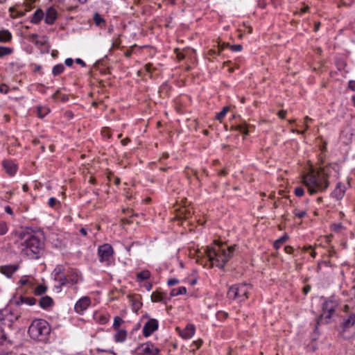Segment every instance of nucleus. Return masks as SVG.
Returning <instances> with one entry per match:
<instances>
[{
    "label": "nucleus",
    "mask_w": 355,
    "mask_h": 355,
    "mask_svg": "<svg viewBox=\"0 0 355 355\" xmlns=\"http://www.w3.org/2000/svg\"><path fill=\"white\" fill-rule=\"evenodd\" d=\"M12 40V35L8 30L0 31V42H8Z\"/></svg>",
    "instance_id": "24"
},
{
    "label": "nucleus",
    "mask_w": 355,
    "mask_h": 355,
    "mask_svg": "<svg viewBox=\"0 0 355 355\" xmlns=\"http://www.w3.org/2000/svg\"><path fill=\"white\" fill-rule=\"evenodd\" d=\"M195 333V327L193 324H188L182 331L181 336L183 338L188 339L193 336Z\"/></svg>",
    "instance_id": "19"
},
{
    "label": "nucleus",
    "mask_w": 355,
    "mask_h": 355,
    "mask_svg": "<svg viewBox=\"0 0 355 355\" xmlns=\"http://www.w3.org/2000/svg\"><path fill=\"white\" fill-rule=\"evenodd\" d=\"M141 305H142V304L139 301H135L132 303L134 309H139Z\"/></svg>",
    "instance_id": "46"
},
{
    "label": "nucleus",
    "mask_w": 355,
    "mask_h": 355,
    "mask_svg": "<svg viewBox=\"0 0 355 355\" xmlns=\"http://www.w3.org/2000/svg\"><path fill=\"white\" fill-rule=\"evenodd\" d=\"M311 290V286L306 285L303 288V292L305 295H306Z\"/></svg>",
    "instance_id": "54"
},
{
    "label": "nucleus",
    "mask_w": 355,
    "mask_h": 355,
    "mask_svg": "<svg viewBox=\"0 0 355 355\" xmlns=\"http://www.w3.org/2000/svg\"><path fill=\"white\" fill-rule=\"evenodd\" d=\"M309 8L308 6H305V7H304V8H301V9H300V14H302V13H305V12H306L308 11Z\"/></svg>",
    "instance_id": "61"
},
{
    "label": "nucleus",
    "mask_w": 355,
    "mask_h": 355,
    "mask_svg": "<svg viewBox=\"0 0 355 355\" xmlns=\"http://www.w3.org/2000/svg\"><path fill=\"white\" fill-rule=\"evenodd\" d=\"M19 268L18 265L10 264L1 266L0 267V272L8 278H11L13 273L17 271Z\"/></svg>",
    "instance_id": "12"
},
{
    "label": "nucleus",
    "mask_w": 355,
    "mask_h": 355,
    "mask_svg": "<svg viewBox=\"0 0 355 355\" xmlns=\"http://www.w3.org/2000/svg\"><path fill=\"white\" fill-rule=\"evenodd\" d=\"M19 237L24 242L21 252L31 259H38L43 250L44 243L36 236L21 233Z\"/></svg>",
    "instance_id": "3"
},
{
    "label": "nucleus",
    "mask_w": 355,
    "mask_h": 355,
    "mask_svg": "<svg viewBox=\"0 0 355 355\" xmlns=\"http://www.w3.org/2000/svg\"><path fill=\"white\" fill-rule=\"evenodd\" d=\"M60 285L56 286L58 289H60L62 286L67 284L74 285L78 282V275L76 272H71V274L64 275L59 278Z\"/></svg>",
    "instance_id": "8"
},
{
    "label": "nucleus",
    "mask_w": 355,
    "mask_h": 355,
    "mask_svg": "<svg viewBox=\"0 0 355 355\" xmlns=\"http://www.w3.org/2000/svg\"><path fill=\"white\" fill-rule=\"evenodd\" d=\"M54 272H55V279H56L57 278H60V275L62 273V268L60 266H58L56 267L55 269H54Z\"/></svg>",
    "instance_id": "41"
},
{
    "label": "nucleus",
    "mask_w": 355,
    "mask_h": 355,
    "mask_svg": "<svg viewBox=\"0 0 355 355\" xmlns=\"http://www.w3.org/2000/svg\"><path fill=\"white\" fill-rule=\"evenodd\" d=\"M229 110V107H224L223 108V110L217 114L216 115V119L217 120H221L222 119H223V117L225 116L226 113L227 112V111Z\"/></svg>",
    "instance_id": "35"
},
{
    "label": "nucleus",
    "mask_w": 355,
    "mask_h": 355,
    "mask_svg": "<svg viewBox=\"0 0 355 355\" xmlns=\"http://www.w3.org/2000/svg\"><path fill=\"white\" fill-rule=\"evenodd\" d=\"M44 17V12L41 9H37L33 14L31 20L33 24H38Z\"/></svg>",
    "instance_id": "23"
},
{
    "label": "nucleus",
    "mask_w": 355,
    "mask_h": 355,
    "mask_svg": "<svg viewBox=\"0 0 355 355\" xmlns=\"http://www.w3.org/2000/svg\"><path fill=\"white\" fill-rule=\"evenodd\" d=\"M60 90H57L55 93H54L53 95H52V98L55 101H57L58 99H60Z\"/></svg>",
    "instance_id": "45"
},
{
    "label": "nucleus",
    "mask_w": 355,
    "mask_h": 355,
    "mask_svg": "<svg viewBox=\"0 0 355 355\" xmlns=\"http://www.w3.org/2000/svg\"><path fill=\"white\" fill-rule=\"evenodd\" d=\"M331 169L335 170L332 164L320 167L317 171L308 173L303 176V183L308 188L311 195L325 191L329 185V178Z\"/></svg>",
    "instance_id": "1"
},
{
    "label": "nucleus",
    "mask_w": 355,
    "mask_h": 355,
    "mask_svg": "<svg viewBox=\"0 0 355 355\" xmlns=\"http://www.w3.org/2000/svg\"><path fill=\"white\" fill-rule=\"evenodd\" d=\"M58 202V200L55 198H51L49 200V205L51 207H53L55 204Z\"/></svg>",
    "instance_id": "43"
},
{
    "label": "nucleus",
    "mask_w": 355,
    "mask_h": 355,
    "mask_svg": "<svg viewBox=\"0 0 355 355\" xmlns=\"http://www.w3.org/2000/svg\"><path fill=\"white\" fill-rule=\"evenodd\" d=\"M187 293V289L184 286L179 287L178 288H173L171 290L170 295L171 297L177 296L179 295H184Z\"/></svg>",
    "instance_id": "28"
},
{
    "label": "nucleus",
    "mask_w": 355,
    "mask_h": 355,
    "mask_svg": "<svg viewBox=\"0 0 355 355\" xmlns=\"http://www.w3.org/2000/svg\"><path fill=\"white\" fill-rule=\"evenodd\" d=\"M348 87H349L351 90H352V91L355 92V80H350V81L349 82Z\"/></svg>",
    "instance_id": "47"
},
{
    "label": "nucleus",
    "mask_w": 355,
    "mask_h": 355,
    "mask_svg": "<svg viewBox=\"0 0 355 355\" xmlns=\"http://www.w3.org/2000/svg\"><path fill=\"white\" fill-rule=\"evenodd\" d=\"M145 287L147 291H150V290H151V288L153 287V284L151 283H147L145 284Z\"/></svg>",
    "instance_id": "63"
},
{
    "label": "nucleus",
    "mask_w": 355,
    "mask_h": 355,
    "mask_svg": "<svg viewBox=\"0 0 355 355\" xmlns=\"http://www.w3.org/2000/svg\"><path fill=\"white\" fill-rule=\"evenodd\" d=\"M333 226H334V230L336 232H338L339 230L342 227V225L340 223L334 224Z\"/></svg>",
    "instance_id": "56"
},
{
    "label": "nucleus",
    "mask_w": 355,
    "mask_h": 355,
    "mask_svg": "<svg viewBox=\"0 0 355 355\" xmlns=\"http://www.w3.org/2000/svg\"><path fill=\"white\" fill-rule=\"evenodd\" d=\"M130 141V139L129 138H125L123 140H121V143L123 146L127 145Z\"/></svg>",
    "instance_id": "59"
},
{
    "label": "nucleus",
    "mask_w": 355,
    "mask_h": 355,
    "mask_svg": "<svg viewBox=\"0 0 355 355\" xmlns=\"http://www.w3.org/2000/svg\"><path fill=\"white\" fill-rule=\"evenodd\" d=\"M227 174V172L226 171V170H225V169H222V170L218 173V175H222V176H225Z\"/></svg>",
    "instance_id": "62"
},
{
    "label": "nucleus",
    "mask_w": 355,
    "mask_h": 355,
    "mask_svg": "<svg viewBox=\"0 0 355 355\" xmlns=\"http://www.w3.org/2000/svg\"><path fill=\"white\" fill-rule=\"evenodd\" d=\"M304 193V189L301 187H298L295 189V194L297 197H302Z\"/></svg>",
    "instance_id": "36"
},
{
    "label": "nucleus",
    "mask_w": 355,
    "mask_h": 355,
    "mask_svg": "<svg viewBox=\"0 0 355 355\" xmlns=\"http://www.w3.org/2000/svg\"><path fill=\"white\" fill-rule=\"evenodd\" d=\"M73 63V59L71 58H67L64 61V64L67 66V67H71L72 64Z\"/></svg>",
    "instance_id": "48"
},
{
    "label": "nucleus",
    "mask_w": 355,
    "mask_h": 355,
    "mask_svg": "<svg viewBox=\"0 0 355 355\" xmlns=\"http://www.w3.org/2000/svg\"><path fill=\"white\" fill-rule=\"evenodd\" d=\"M288 239V236L285 234L282 236H281L279 239L276 240L274 243V248L275 249H279L280 246L284 243Z\"/></svg>",
    "instance_id": "29"
},
{
    "label": "nucleus",
    "mask_w": 355,
    "mask_h": 355,
    "mask_svg": "<svg viewBox=\"0 0 355 355\" xmlns=\"http://www.w3.org/2000/svg\"><path fill=\"white\" fill-rule=\"evenodd\" d=\"M64 70V67L62 64H56L53 67L52 73L54 76H56L62 73Z\"/></svg>",
    "instance_id": "30"
},
{
    "label": "nucleus",
    "mask_w": 355,
    "mask_h": 355,
    "mask_svg": "<svg viewBox=\"0 0 355 355\" xmlns=\"http://www.w3.org/2000/svg\"><path fill=\"white\" fill-rule=\"evenodd\" d=\"M53 304V299L49 297V296H44V297H42L40 299V301H39V304L41 308L42 309H47L50 306H51Z\"/></svg>",
    "instance_id": "20"
},
{
    "label": "nucleus",
    "mask_w": 355,
    "mask_h": 355,
    "mask_svg": "<svg viewBox=\"0 0 355 355\" xmlns=\"http://www.w3.org/2000/svg\"><path fill=\"white\" fill-rule=\"evenodd\" d=\"M141 348L142 349V355H160L159 349L150 342L142 344Z\"/></svg>",
    "instance_id": "10"
},
{
    "label": "nucleus",
    "mask_w": 355,
    "mask_h": 355,
    "mask_svg": "<svg viewBox=\"0 0 355 355\" xmlns=\"http://www.w3.org/2000/svg\"><path fill=\"white\" fill-rule=\"evenodd\" d=\"M57 18V11L53 8H49L46 12L44 18L45 23L53 24Z\"/></svg>",
    "instance_id": "13"
},
{
    "label": "nucleus",
    "mask_w": 355,
    "mask_h": 355,
    "mask_svg": "<svg viewBox=\"0 0 355 355\" xmlns=\"http://www.w3.org/2000/svg\"><path fill=\"white\" fill-rule=\"evenodd\" d=\"M355 324V313H351L343 316V322L340 325L339 334L345 339L348 340L352 338V334L350 329Z\"/></svg>",
    "instance_id": "6"
},
{
    "label": "nucleus",
    "mask_w": 355,
    "mask_h": 355,
    "mask_svg": "<svg viewBox=\"0 0 355 355\" xmlns=\"http://www.w3.org/2000/svg\"><path fill=\"white\" fill-rule=\"evenodd\" d=\"M236 288L238 291V300L239 301H242L243 300V297H248V286L247 284L236 285Z\"/></svg>",
    "instance_id": "14"
},
{
    "label": "nucleus",
    "mask_w": 355,
    "mask_h": 355,
    "mask_svg": "<svg viewBox=\"0 0 355 355\" xmlns=\"http://www.w3.org/2000/svg\"><path fill=\"white\" fill-rule=\"evenodd\" d=\"M227 297L231 300H238V291L236 285L231 286L227 292Z\"/></svg>",
    "instance_id": "27"
},
{
    "label": "nucleus",
    "mask_w": 355,
    "mask_h": 355,
    "mask_svg": "<svg viewBox=\"0 0 355 355\" xmlns=\"http://www.w3.org/2000/svg\"><path fill=\"white\" fill-rule=\"evenodd\" d=\"M91 303V300L89 297H83L80 298L75 304V311L80 313L87 309Z\"/></svg>",
    "instance_id": "11"
},
{
    "label": "nucleus",
    "mask_w": 355,
    "mask_h": 355,
    "mask_svg": "<svg viewBox=\"0 0 355 355\" xmlns=\"http://www.w3.org/2000/svg\"><path fill=\"white\" fill-rule=\"evenodd\" d=\"M7 339L6 334L3 329L0 327V345H2L4 341Z\"/></svg>",
    "instance_id": "40"
},
{
    "label": "nucleus",
    "mask_w": 355,
    "mask_h": 355,
    "mask_svg": "<svg viewBox=\"0 0 355 355\" xmlns=\"http://www.w3.org/2000/svg\"><path fill=\"white\" fill-rule=\"evenodd\" d=\"M293 214L295 216H296L298 218H303L304 216H306V212L305 211H298L297 209H294Z\"/></svg>",
    "instance_id": "38"
},
{
    "label": "nucleus",
    "mask_w": 355,
    "mask_h": 355,
    "mask_svg": "<svg viewBox=\"0 0 355 355\" xmlns=\"http://www.w3.org/2000/svg\"><path fill=\"white\" fill-rule=\"evenodd\" d=\"M157 329L158 321L156 319L151 318L145 323L143 328V335L145 337H148Z\"/></svg>",
    "instance_id": "9"
},
{
    "label": "nucleus",
    "mask_w": 355,
    "mask_h": 355,
    "mask_svg": "<svg viewBox=\"0 0 355 355\" xmlns=\"http://www.w3.org/2000/svg\"><path fill=\"white\" fill-rule=\"evenodd\" d=\"M121 222L123 223V224H130V223H132V221L128 218H122L121 219Z\"/></svg>",
    "instance_id": "58"
},
{
    "label": "nucleus",
    "mask_w": 355,
    "mask_h": 355,
    "mask_svg": "<svg viewBox=\"0 0 355 355\" xmlns=\"http://www.w3.org/2000/svg\"><path fill=\"white\" fill-rule=\"evenodd\" d=\"M178 283H179V280L178 279H175V278L169 279L168 280V282H167L168 285L170 286L176 285Z\"/></svg>",
    "instance_id": "42"
},
{
    "label": "nucleus",
    "mask_w": 355,
    "mask_h": 355,
    "mask_svg": "<svg viewBox=\"0 0 355 355\" xmlns=\"http://www.w3.org/2000/svg\"><path fill=\"white\" fill-rule=\"evenodd\" d=\"M127 336V332L125 330H118L117 333L114 335V339L116 342H123Z\"/></svg>",
    "instance_id": "26"
},
{
    "label": "nucleus",
    "mask_w": 355,
    "mask_h": 355,
    "mask_svg": "<svg viewBox=\"0 0 355 355\" xmlns=\"http://www.w3.org/2000/svg\"><path fill=\"white\" fill-rule=\"evenodd\" d=\"M8 232V227L6 223H0V235H4Z\"/></svg>",
    "instance_id": "37"
},
{
    "label": "nucleus",
    "mask_w": 355,
    "mask_h": 355,
    "mask_svg": "<svg viewBox=\"0 0 355 355\" xmlns=\"http://www.w3.org/2000/svg\"><path fill=\"white\" fill-rule=\"evenodd\" d=\"M151 300L153 302H163L165 304L167 303V301L163 297L162 293L159 291H155L152 293Z\"/></svg>",
    "instance_id": "21"
},
{
    "label": "nucleus",
    "mask_w": 355,
    "mask_h": 355,
    "mask_svg": "<svg viewBox=\"0 0 355 355\" xmlns=\"http://www.w3.org/2000/svg\"><path fill=\"white\" fill-rule=\"evenodd\" d=\"M284 250L287 254H291L293 252V248L290 245H286Z\"/></svg>",
    "instance_id": "49"
},
{
    "label": "nucleus",
    "mask_w": 355,
    "mask_h": 355,
    "mask_svg": "<svg viewBox=\"0 0 355 355\" xmlns=\"http://www.w3.org/2000/svg\"><path fill=\"white\" fill-rule=\"evenodd\" d=\"M236 130L245 135H248V130L245 123L237 125Z\"/></svg>",
    "instance_id": "34"
},
{
    "label": "nucleus",
    "mask_w": 355,
    "mask_h": 355,
    "mask_svg": "<svg viewBox=\"0 0 355 355\" xmlns=\"http://www.w3.org/2000/svg\"><path fill=\"white\" fill-rule=\"evenodd\" d=\"M150 277V272L148 270H144L137 274V281L141 282L144 280H147Z\"/></svg>",
    "instance_id": "22"
},
{
    "label": "nucleus",
    "mask_w": 355,
    "mask_h": 355,
    "mask_svg": "<svg viewBox=\"0 0 355 355\" xmlns=\"http://www.w3.org/2000/svg\"><path fill=\"white\" fill-rule=\"evenodd\" d=\"M60 99L61 100V101L65 102V101H68L69 97L67 95L62 94V95H60Z\"/></svg>",
    "instance_id": "57"
},
{
    "label": "nucleus",
    "mask_w": 355,
    "mask_h": 355,
    "mask_svg": "<svg viewBox=\"0 0 355 355\" xmlns=\"http://www.w3.org/2000/svg\"><path fill=\"white\" fill-rule=\"evenodd\" d=\"M226 47H229L232 51H241L243 49V46L241 44L230 45V44L225 42L223 43L222 44L219 43L218 54H220V51H223Z\"/></svg>",
    "instance_id": "18"
},
{
    "label": "nucleus",
    "mask_w": 355,
    "mask_h": 355,
    "mask_svg": "<svg viewBox=\"0 0 355 355\" xmlns=\"http://www.w3.org/2000/svg\"><path fill=\"white\" fill-rule=\"evenodd\" d=\"M286 110H280L278 112V116L281 119H284L286 117Z\"/></svg>",
    "instance_id": "50"
},
{
    "label": "nucleus",
    "mask_w": 355,
    "mask_h": 355,
    "mask_svg": "<svg viewBox=\"0 0 355 355\" xmlns=\"http://www.w3.org/2000/svg\"><path fill=\"white\" fill-rule=\"evenodd\" d=\"M8 87L7 85L3 83L0 85V92L6 94L8 92Z\"/></svg>",
    "instance_id": "39"
},
{
    "label": "nucleus",
    "mask_w": 355,
    "mask_h": 355,
    "mask_svg": "<svg viewBox=\"0 0 355 355\" xmlns=\"http://www.w3.org/2000/svg\"><path fill=\"white\" fill-rule=\"evenodd\" d=\"M123 213L125 214H131L130 216H137V214H133L132 209H123Z\"/></svg>",
    "instance_id": "53"
},
{
    "label": "nucleus",
    "mask_w": 355,
    "mask_h": 355,
    "mask_svg": "<svg viewBox=\"0 0 355 355\" xmlns=\"http://www.w3.org/2000/svg\"><path fill=\"white\" fill-rule=\"evenodd\" d=\"M75 62L77 64L81 65L82 67H85L86 66L85 62L83 60H81L80 58L76 59Z\"/></svg>",
    "instance_id": "52"
},
{
    "label": "nucleus",
    "mask_w": 355,
    "mask_h": 355,
    "mask_svg": "<svg viewBox=\"0 0 355 355\" xmlns=\"http://www.w3.org/2000/svg\"><path fill=\"white\" fill-rule=\"evenodd\" d=\"M12 52V49L10 47L0 46V58L4 55H10Z\"/></svg>",
    "instance_id": "33"
},
{
    "label": "nucleus",
    "mask_w": 355,
    "mask_h": 355,
    "mask_svg": "<svg viewBox=\"0 0 355 355\" xmlns=\"http://www.w3.org/2000/svg\"><path fill=\"white\" fill-rule=\"evenodd\" d=\"M345 194L344 187L340 182H338L336 185V189L332 191L331 196L336 198L337 200L341 199Z\"/></svg>",
    "instance_id": "16"
},
{
    "label": "nucleus",
    "mask_w": 355,
    "mask_h": 355,
    "mask_svg": "<svg viewBox=\"0 0 355 355\" xmlns=\"http://www.w3.org/2000/svg\"><path fill=\"white\" fill-rule=\"evenodd\" d=\"M336 301L329 300H326L322 305V313L317 319V325L320 323H329L332 314L335 312L338 306Z\"/></svg>",
    "instance_id": "5"
},
{
    "label": "nucleus",
    "mask_w": 355,
    "mask_h": 355,
    "mask_svg": "<svg viewBox=\"0 0 355 355\" xmlns=\"http://www.w3.org/2000/svg\"><path fill=\"white\" fill-rule=\"evenodd\" d=\"M236 245L224 248L223 245H218L214 248H207L205 250L209 261L223 269L225 263L234 254Z\"/></svg>",
    "instance_id": "2"
},
{
    "label": "nucleus",
    "mask_w": 355,
    "mask_h": 355,
    "mask_svg": "<svg viewBox=\"0 0 355 355\" xmlns=\"http://www.w3.org/2000/svg\"><path fill=\"white\" fill-rule=\"evenodd\" d=\"M65 115L69 118H72L73 116V113L71 111H67L65 112Z\"/></svg>",
    "instance_id": "64"
},
{
    "label": "nucleus",
    "mask_w": 355,
    "mask_h": 355,
    "mask_svg": "<svg viewBox=\"0 0 355 355\" xmlns=\"http://www.w3.org/2000/svg\"><path fill=\"white\" fill-rule=\"evenodd\" d=\"M108 318L105 315H100L99 322L101 324H106L108 322Z\"/></svg>",
    "instance_id": "44"
},
{
    "label": "nucleus",
    "mask_w": 355,
    "mask_h": 355,
    "mask_svg": "<svg viewBox=\"0 0 355 355\" xmlns=\"http://www.w3.org/2000/svg\"><path fill=\"white\" fill-rule=\"evenodd\" d=\"M17 306H19L22 304H26L30 306H33L36 304V299L34 297H28L21 295L18 300H16L14 302Z\"/></svg>",
    "instance_id": "17"
},
{
    "label": "nucleus",
    "mask_w": 355,
    "mask_h": 355,
    "mask_svg": "<svg viewBox=\"0 0 355 355\" xmlns=\"http://www.w3.org/2000/svg\"><path fill=\"white\" fill-rule=\"evenodd\" d=\"M42 110L43 109L42 107H38L37 108V114L41 118L44 117L46 115V112L43 113L42 112Z\"/></svg>",
    "instance_id": "51"
},
{
    "label": "nucleus",
    "mask_w": 355,
    "mask_h": 355,
    "mask_svg": "<svg viewBox=\"0 0 355 355\" xmlns=\"http://www.w3.org/2000/svg\"><path fill=\"white\" fill-rule=\"evenodd\" d=\"M3 166L10 175H13L17 171V165L10 160H4Z\"/></svg>",
    "instance_id": "15"
},
{
    "label": "nucleus",
    "mask_w": 355,
    "mask_h": 355,
    "mask_svg": "<svg viewBox=\"0 0 355 355\" xmlns=\"http://www.w3.org/2000/svg\"><path fill=\"white\" fill-rule=\"evenodd\" d=\"M124 322L123 319L119 316H116L114 318L113 328L115 330H119L121 324Z\"/></svg>",
    "instance_id": "31"
},
{
    "label": "nucleus",
    "mask_w": 355,
    "mask_h": 355,
    "mask_svg": "<svg viewBox=\"0 0 355 355\" xmlns=\"http://www.w3.org/2000/svg\"><path fill=\"white\" fill-rule=\"evenodd\" d=\"M93 20L97 26H105V20L98 13L95 12L93 17Z\"/></svg>",
    "instance_id": "25"
},
{
    "label": "nucleus",
    "mask_w": 355,
    "mask_h": 355,
    "mask_svg": "<svg viewBox=\"0 0 355 355\" xmlns=\"http://www.w3.org/2000/svg\"><path fill=\"white\" fill-rule=\"evenodd\" d=\"M323 264L326 266H329V261H322L320 263H318V268H320V266L321 265Z\"/></svg>",
    "instance_id": "60"
},
{
    "label": "nucleus",
    "mask_w": 355,
    "mask_h": 355,
    "mask_svg": "<svg viewBox=\"0 0 355 355\" xmlns=\"http://www.w3.org/2000/svg\"><path fill=\"white\" fill-rule=\"evenodd\" d=\"M51 329L48 322L43 319L34 320L28 327V333L34 340L44 342L50 334Z\"/></svg>",
    "instance_id": "4"
},
{
    "label": "nucleus",
    "mask_w": 355,
    "mask_h": 355,
    "mask_svg": "<svg viewBox=\"0 0 355 355\" xmlns=\"http://www.w3.org/2000/svg\"><path fill=\"white\" fill-rule=\"evenodd\" d=\"M46 290H47L46 286H42V285H39L35 288L34 293L35 295H42L46 291Z\"/></svg>",
    "instance_id": "32"
},
{
    "label": "nucleus",
    "mask_w": 355,
    "mask_h": 355,
    "mask_svg": "<svg viewBox=\"0 0 355 355\" xmlns=\"http://www.w3.org/2000/svg\"><path fill=\"white\" fill-rule=\"evenodd\" d=\"M114 250L111 245L105 243L98 248V254L101 262L108 261L113 254Z\"/></svg>",
    "instance_id": "7"
},
{
    "label": "nucleus",
    "mask_w": 355,
    "mask_h": 355,
    "mask_svg": "<svg viewBox=\"0 0 355 355\" xmlns=\"http://www.w3.org/2000/svg\"><path fill=\"white\" fill-rule=\"evenodd\" d=\"M5 211L7 214H10V215H12L13 214V211H12V209H11V207L10 206H6L5 207Z\"/></svg>",
    "instance_id": "55"
}]
</instances>
